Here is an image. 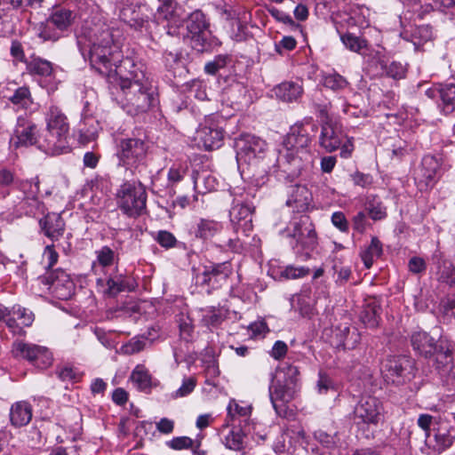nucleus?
Here are the masks:
<instances>
[{
    "label": "nucleus",
    "mask_w": 455,
    "mask_h": 455,
    "mask_svg": "<svg viewBox=\"0 0 455 455\" xmlns=\"http://www.w3.org/2000/svg\"><path fill=\"white\" fill-rule=\"evenodd\" d=\"M77 46L93 69L107 78L109 84L119 86L147 76L141 62L126 57L120 60L122 32L105 23L84 26L76 36Z\"/></svg>",
    "instance_id": "1"
},
{
    "label": "nucleus",
    "mask_w": 455,
    "mask_h": 455,
    "mask_svg": "<svg viewBox=\"0 0 455 455\" xmlns=\"http://www.w3.org/2000/svg\"><path fill=\"white\" fill-rule=\"evenodd\" d=\"M317 130L311 118H306L291 127L276 158L279 178L283 177L291 182L300 175L302 170L310 167L313 155L309 145Z\"/></svg>",
    "instance_id": "2"
},
{
    "label": "nucleus",
    "mask_w": 455,
    "mask_h": 455,
    "mask_svg": "<svg viewBox=\"0 0 455 455\" xmlns=\"http://www.w3.org/2000/svg\"><path fill=\"white\" fill-rule=\"evenodd\" d=\"M140 76V81L119 85L123 93L121 108L132 116L145 114L158 103L157 93L151 81L148 76Z\"/></svg>",
    "instance_id": "3"
},
{
    "label": "nucleus",
    "mask_w": 455,
    "mask_h": 455,
    "mask_svg": "<svg viewBox=\"0 0 455 455\" xmlns=\"http://www.w3.org/2000/svg\"><path fill=\"white\" fill-rule=\"evenodd\" d=\"M300 388L299 371L297 366L286 364L281 367L269 386V398L278 415L286 411V404L292 401Z\"/></svg>",
    "instance_id": "4"
},
{
    "label": "nucleus",
    "mask_w": 455,
    "mask_h": 455,
    "mask_svg": "<svg viewBox=\"0 0 455 455\" xmlns=\"http://www.w3.org/2000/svg\"><path fill=\"white\" fill-rule=\"evenodd\" d=\"M44 120L46 129L44 132L42 146L50 149L51 155L62 153L68 146L67 139L69 132L67 116L60 107L52 103L44 114Z\"/></svg>",
    "instance_id": "5"
},
{
    "label": "nucleus",
    "mask_w": 455,
    "mask_h": 455,
    "mask_svg": "<svg viewBox=\"0 0 455 455\" xmlns=\"http://www.w3.org/2000/svg\"><path fill=\"white\" fill-rule=\"evenodd\" d=\"M117 156L120 164L131 172L133 176L143 178L148 174V145L141 138H127L120 141Z\"/></svg>",
    "instance_id": "6"
},
{
    "label": "nucleus",
    "mask_w": 455,
    "mask_h": 455,
    "mask_svg": "<svg viewBox=\"0 0 455 455\" xmlns=\"http://www.w3.org/2000/svg\"><path fill=\"white\" fill-rule=\"evenodd\" d=\"M132 181L124 182L116 192V204L130 218H137L146 212L147 191L139 176Z\"/></svg>",
    "instance_id": "7"
},
{
    "label": "nucleus",
    "mask_w": 455,
    "mask_h": 455,
    "mask_svg": "<svg viewBox=\"0 0 455 455\" xmlns=\"http://www.w3.org/2000/svg\"><path fill=\"white\" fill-rule=\"evenodd\" d=\"M282 233L291 238V245L294 250L311 251L317 245L315 225L307 215L293 218Z\"/></svg>",
    "instance_id": "8"
},
{
    "label": "nucleus",
    "mask_w": 455,
    "mask_h": 455,
    "mask_svg": "<svg viewBox=\"0 0 455 455\" xmlns=\"http://www.w3.org/2000/svg\"><path fill=\"white\" fill-rule=\"evenodd\" d=\"M384 419V406L375 396H364L354 409V423L360 428L377 427Z\"/></svg>",
    "instance_id": "9"
},
{
    "label": "nucleus",
    "mask_w": 455,
    "mask_h": 455,
    "mask_svg": "<svg viewBox=\"0 0 455 455\" xmlns=\"http://www.w3.org/2000/svg\"><path fill=\"white\" fill-rule=\"evenodd\" d=\"M44 139V132L38 134L37 125L27 116H20L17 118V124L11 137L10 143L12 147H29L36 146L40 150L50 154V149L44 148L41 144Z\"/></svg>",
    "instance_id": "10"
},
{
    "label": "nucleus",
    "mask_w": 455,
    "mask_h": 455,
    "mask_svg": "<svg viewBox=\"0 0 455 455\" xmlns=\"http://www.w3.org/2000/svg\"><path fill=\"white\" fill-rule=\"evenodd\" d=\"M38 286L49 291L59 299H68L74 293L75 283L69 275L62 269L47 271L36 279Z\"/></svg>",
    "instance_id": "11"
},
{
    "label": "nucleus",
    "mask_w": 455,
    "mask_h": 455,
    "mask_svg": "<svg viewBox=\"0 0 455 455\" xmlns=\"http://www.w3.org/2000/svg\"><path fill=\"white\" fill-rule=\"evenodd\" d=\"M238 164H252L262 158L267 150V142L250 133L241 134L235 141Z\"/></svg>",
    "instance_id": "12"
},
{
    "label": "nucleus",
    "mask_w": 455,
    "mask_h": 455,
    "mask_svg": "<svg viewBox=\"0 0 455 455\" xmlns=\"http://www.w3.org/2000/svg\"><path fill=\"white\" fill-rule=\"evenodd\" d=\"M225 120L219 115L206 116L196 130V139L206 150L219 148L224 138L223 124Z\"/></svg>",
    "instance_id": "13"
},
{
    "label": "nucleus",
    "mask_w": 455,
    "mask_h": 455,
    "mask_svg": "<svg viewBox=\"0 0 455 455\" xmlns=\"http://www.w3.org/2000/svg\"><path fill=\"white\" fill-rule=\"evenodd\" d=\"M382 371L387 381L401 385L414 377V361L406 355L389 356Z\"/></svg>",
    "instance_id": "14"
},
{
    "label": "nucleus",
    "mask_w": 455,
    "mask_h": 455,
    "mask_svg": "<svg viewBox=\"0 0 455 455\" xmlns=\"http://www.w3.org/2000/svg\"><path fill=\"white\" fill-rule=\"evenodd\" d=\"M12 353L15 357L26 359L41 369L47 368L52 362V353L47 347L32 343L16 341L12 345Z\"/></svg>",
    "instance_id": "15"
},
{
    "label": "nucleus",
    "mask_w": 455,
    "mask_h": 455,
    "mask_svg": "<svg viewBox=\"0 0 455 455\" xmlns=\"http://www.w3.org/2000/svg\"><path fill=\"white\" fill-rule=\"evenodd\" d=\"M231 273V265L228 261L204 266L203 271L197 273L195 276L196 284L205 287L210 291L212 289L220 287Z\"/></svg>",
    "instance_id": "16"
},
{
    "label": "nucleus",
    "mask_w": 455,
    "mask_h": 455,
    "mask_svg": "<svg viewBox=\"0 0 455 455\" xmlns=\"http://www.w3.org/2000/svg\"><path fill=\"white\" fill-rule=\"evenodd\" d=\"M439 168V162L435 156L427 155L422 158L413 173L415 183L419 190H427L434 187L438 180Z\"/></svg>",
    "instance_id": "17"
},
{
    "label": "nucleus",
    "mask_w": 455,
    "mask_h": 455,
    "mask_svg": "<svg viewBox=\"0 0 455 455\" xmlns=\"http://www.w3.org/2000/svg\"><path fill=\"white\" fill-rule=\"evenodd\" d=\"M254 208L245 203L234 200L229 210V219L235 233L242 231L245 235L252 230V214Z\"/></svg>",
    "instance_id": "18"
},
{
    "label": "nucleus",
    "mask_w": 455,
    "mask_h": 455,
    "mask_svg": "<svg viewBox=\"0 0 455 455\" xmlns=\"http://www.w3.org/2000/svg\"><path fill=\"white\" fill-rule=\"evenodd\" d=\"M346 139L342 127L331 120L323 121L319 138L320 146L328 152L338 149Z\"/></svg>",
    "instance_id": "19"
},
{
    "label": "nucleus",
    "mask_w": 455,
    "mask_h": 455,
    "mask_svg": "<svg viewBox=\"0 0 455 455\" xmlns=\"http://www.w3.org/2000/svg\"><path fill=\"white\" fill-rule=\"evenodd\" d=\"M96 283L99 286L106 285L104 293L110 297H115L122 291H133L138 286L134 278L117 273L106 279L99 277Z\"/></svg>",
    "instance_id": "20"
},
{
    "label": "nucleus",
    "mask_w": 455,
    "mask_h": 455,
    "mask_svg": "<svg viewBox=\"0 0 455 455\" xmlns=\"http://www.w3.org/2000/svg\"><path fill=\"white\" fill-rule=\"evenodd\" d=\"M371 67L378 76H386L395 80L405 77L407 68L399 61H389L383 56L376 55L371 60Z\"/></svg>",
    "instance_id": "21"
},
{
    "label": "nucleus",
    "mask_w": 455,
    "mask_h": 455,
    "mask_svg": "<svg viewBox=\"0 0 455 455\" xmlns=\"http://www.w3.org/2000/svg\"><path fill=\"white\" fill-rule=\"evenodd\" d=\"M426 95L433 100L439 99V107L445 114L455 110V84H439L426 91Z\"/></svg>",
    "instance_id": "22"
},
{
    "label": "nucleus",
    "mask_w": 455,
    "mask_h": 455,
    "mask_svg": "<svg viewBox=\"0 0 455 455\" xmlns=\"http://www.w3.org/2000/svg\"><path fill=\"white\" fill-rule=\"evenodd\" d=\"M286 204L298 212L307 210L312 200L311 193L306 186L299 183L290 184L286 187Z\"/></svg>",
    "instance_id": "23"
},
{
    "label": "nucleus",
    "mask_w": 455,
    "mask_h": 455,
    "mask_svg": "<svg viewBox=\"0 0 455 455\" xmlns=\"http://www.w3.org/2000/svg\"><path fill=\"white\" fill-rule=\"evenodd\" d=\"M433 264L436 268V279L441 283L455 289V266L440 250L432 255Z\"/></svg>",
    "instance_id": "24"
},
{
    "label": "nucleus",
    "mask_w": 455,
    "mask_h": 455,
    "mask_svg": "<svg viewBox=\"0 0 455 455\" xmlns=\"http://www.w3.org/2000/svg\"><path fill=\"white\" fill-rule=\"evenodd\" d=\"M413 350L421 356L428 358L437 351L439 343L425 331L415 330L410 336Z\"/></svg>",
    "instance_id": "25"
},
{
    "label": "nucleus",
    "mask_w": 455,
    "mask_h": 455,
    "mask_svg": "<svg viewBox=\"0 0 455 455\" xmlns=\"http://www.w3.org/2000/svg\"><path fill=\"white\" fill-rule=\"evenodd\" d=\"M33 321L34 315L31 311L24 307H13L9 310L6 326L14 335H23L24 327L30 326Z\"/></svg>",
    "instance_id": "26"
},
{
    "label": "nucleus",
    "mask_w": 455,
    "mask_h": 455,
    "mask_svg": "<svg viewBox=\"0 0 455 455\" xmlns=\"http://www.w3.org/2000/svg\"><path fill=\"white\" fill-rule=\"evenodd\" d=\"M39 224L44 235L52 240H58L64 233L65 223L58 213H47L39 220Z\"/></svg>",
    "instance_id": "27"
},
{
    "label": "nucleus",
    "mask_w": 455,
    "mask_h": 455,
    "mask_svg": "<svg viewBox=\"0 0 455 455\" xmlns=\"http://www.w3.org/2000/svg\"><path fill=\"white\" fill-rule=\"evenodd\" d=\"M222 443L228 450L241 452L247 447L248 437L240 427L233 426L223 436Z\"/></svg>",
    "instance_id": "28"
},
{
    "label": "nucleus",
    "mask_w": 455,
    "mask_h": 455,
    "mask_svg": "<svg viewBox=\"0 0 455 455\" xmlns=\"http://www.w3.org/2000/svg\"><path fill=\"white\" fill-rule=\"evenodd\" d=\"M434 355H435V369L438 371L439 374L442 376L448 375L453 366L452 349L451 346L440 341L437 351Z\"/></svg>",
    "instance_id": "29"
},
{
    "label": "nucleus",
    "mask_w": 455,
    "mask_h": 455,
    "mask_svg": "<svg viewBox=\"0 0 455 455\" xmlns=\"http://www.w3.org/2000/svg\"><path fill=\"white\" fill-rule=\"evenodd\" d=\"M96 259L92 261V271L100 275L105 267L114 265L118 260V255L108 246H102L95 251Z\"/></svg>",
    "instance_id": "30"
},
{
    "label": "nucleus",
    "mask_w": 455,
    "mask_h": 455,
    "mask_svg": "<svg viewBox=\"0 0 455 455\" xmlns=\"http://www.w3.org/2000/svg\"><path fill=\"white\" fill-rule=\"evenodd\" d=\"M32 419V406L26 401L13 403L10 409V420L15 427L27 426Z\"/></svg>",
    "instance_id": "31"
},
{
    "label": "nucleus",
    "mask_w": 455,
    "mask_h": 455,
    "mask_svg": "<svg viewBox=\"0 0 455 455\" xmlns=\"http://www.w3.org/2000/svg\"><path fill=\"white\" fill-rule=\"evenodd\" d=\"M434 441L432 445L434 451L441 453L452 446L455 441V427L450 426L448 427H434Z\"/></svg>",
    "instance_id": "32"
},
{
    "label": "nucleus",
    "mask_w": 455,
    "mask_h": 455,
    "mask_svg": "<svg viewBox=\"0 0 455 455\" xmlns=\"http://www.w3.org/2000/svg\"><path fill=\"white\" fill-rule=\"evenodd\" d=\"M334 336L337 339L336 346L342 347L345 349L355 348L361 340L360 333L357 330L352 331L348 326H339L334 331Z\"/></svg>",
    "instance_id": "33"
},
{
    "label": "nucleus",
    "mask_w": 455,
    "mask_h": 455,
    "mask_svg": "<svg viewBox=\"0 0 455 455\" xmlns=\"http://www.w3.org/2000/svg\"><path fill=\"white\" fill-rule=\"evenodd\" d=\"M223 228L221 222L211 219H200L195 227V236L202 240H209Z\"/></svg>",
    "instance_id": "34"
},
{
    "label": "nucleus",
    "mask_w": 455,
    "mask_h": 455,
    "mask_svg": "<svg viewBox=\"0 0 455 455\" xmlns=\"http://www.w3.org/2000/svg\"><path fill=\"white\" fill-rule=\"evenodd\" d=\"M26 68L28 74L42 77H50L53 73L52 63L35 54L26 60Z\"/></svg>",
    "instance_id": "35"
},
{
    "label": "nucleus",
    "mask_w": 455,
    "mask_h": 455,
    "mask_svg": "<svg viewBox=\"0 0 455 455\" xmlns=\"http://www.w3.org/2000/svg\"><path fill=\"white\" fill-rule=\"evenodd\" d=\"M380 306L376 299H369L365 301L360 314L361 321L368 327H376L380 315Z\"/></svg>",
    "instance_id": "36"
},
{
    "label": "nucleus",
    "mask_w": 455,
    "mask_h": 455,
    "mask_svg": "<svg viewBox=\"0 0 455 455\" xmlns=\"http://www.w3.org/2000/svg\"><path fill=\"white\" fill-rule=\"evenodd\" d=\"M302 92L301 84L295 82H283L275 88L276 97L287 102L297 100Z\"/></svg>",
    "instance_id": "37"
},
{
    "label": "nucleus",
    "mask_w": 455,
    "mask_h": 455,
    "mask_svg": "<svg viewBox=\"0 0 455 455\" xmlns=\"http://www.w3.org/2000/svg\"><path fill=\"white\" fill-rule=\"evenodd\" d=\"M228 310L222 307H207L203 310L202 323L207 328L219 327L227 318Z\"/></svg>",
    "instance_id": "38"
},
{
    "label": "nucleus",
    "mask_w": 455,
    "mask_h": 455,
    "mask_svg": "<svg viewBox=\"0 0 455 455\" xmlns=\"http://www.w3.org/2000/svg\"><path fill=\"white\" fill-rule=\"evenodd\" d=\"M130 379L135 387L145 393H148L152 387V377L143 365H137L130 376Z\"/></svg>",
    "instance_id": "39"
},
{
    "label": "nucleus",
    "mask_w": 455,
    "mask_h": 455,
    "mask_svg": "<svg viewBox=\"0 0 455 455\" xmlns=\"http://www.w3.org/2000/svg\"><path fill=\"white\" fill-rule=\"evenodd\" d=\"M126 6L120 9L119 18L135 30L141 29L145 20L140 18L139 13L135 11L132 0H126Z\"/></svg>",
    "instance_id": "40"
},
{
    "label": "nucleus",
    "mask_w": 455,
    "mask_h": 455,
    "mask_svg": "<svg viewBox=\"0 0 455 455\" xmlns=\"http://www.w3.org/2000/svg\"><path fill=\"white\" fill-rule=\"evenodd\" d=\"M365 210L373 220H380L387 217V209L378 196H367Z\"/></svg>",
    "instance_id": "41"
},
{
    "label": "nucleus",
    "mask_w": 455,
    "mask_h": 455,
    "mask_svg": "<svg viewBox=\"0 0 455 455\" xmlns=\"http://www.w3.org/2000/svg\"><path fill=\"white\" fill-rule=\"evenodd\" d=\"M187 29L189 36L208 29V23L204 14L196 10L193 12L187 20Z\"/></svg>",
    "instance_id": "42"
},
{
    "label": "nucleus",
    "mask_w": 455,
    "mask_h": 455,
    "mask_svg": "<svg viewBox=\"0 0 455 455\" xmlns=\"http://www.w3.org/2000/svg\"><path fill=\"white\" fill-rule=\"evenodd\" d=\"M246 88L240 83H235L224 91L225 99L232 107H239L246 98Z\"/></svg>",
    "instance_id": "43"
},
{
    "label": "nucleus",
    "mask_w": 455,
    "mask_h": 455,
    "mask_svg": "<svg viewBox=\"0 0 455 455\" xmlns=\"http://www.w3.org/2000/svg\"><path fill=\"white\" fill-rule=\"evenodd\" d=\"M74 18L75 15L71 11L60 8L55 10L48 20L55 26L58 30L63 31L70 26Z\"/></svg>",
    "instance_id": "44"
},
{
    "label": "nucleus",
    "mask_w": 455,
    "mask_h": 455,
    "mask_svg": "<svg viewBox=\"0 0 455 455\" xmlns=\"http://www.w3.org/2000/svg\"><path fill=\"white\" fill-rule=\"evenodd\" d=\"M382 254V244L377 237H372L370 245L361 252L362 260L366 268H370L373 261Z\"/></svg>",
    "instance_id": "45"
},
{
    "label": "nucleus",
    "mask_w": 455,
    "mask_h": 455,
    "mask_svg": "<svg viewBox=\"0 0 455 455\" xmlns=\"http://www.w3.org/2000/svg\"><path fill=\"white\" fill-rule=\"evenodd\" d=\"M10 100L12 104L26 110L31 109L34 104L30 91L26 86L19 87L10 98Z\"/></svg>",
    "instance_id": "46"
},
{
    "label": "nucleus",
    "mask_w": 455,
    "mask_h": 455,
    "mask_svg": "<svg viewBox=\"0 0 455 455\" xmlns=\"http://www.w3.org/2000/svg\"><path fill=\"white\" fill-rule=\"evenodd\" d=\"M59 31L49 20L40 23L36 28L37 36L43 41H57L60 37Z\"/></svg>",
    "instance_id": "47"
},
{
    "label": "nucleus",
    "mask_w": 455,
    "mask_h": 455,
    "mask_svg": "<svg viewBox=\"0 0 455 455\" xmlns=\"http://www.w3.org/2000/svg\"><path fill=\"white\" fill-rule=\"evenodd\" d=\"M22 209L27 215L37 216L44 213V204L36 196H27L22 202Z\"/></svg>",
    "instance_id": "48"
},
{
    "label": "nucleus",
    "mask_w": 455,
    "mask_h": 455,
    "mask_svg": "<svg viewBox=\"0 0 455 455\" xmlns=\"http://www.w3.org/2000/svg\"><path fill=\"white\" fill-rule=\"evenodd\" d=\"M343 44L351 52L360 53L361 50L366 48L367 43L360 36L352 33H346L340 36Z\"/></svg>",
    "instance_id": "49"
},
{
    "label": "nucleus",
    "mask_w": 455,
    "mask_h": 455,
    "mask_svg": "<svg viewBox=\"0 0 455 455\" xmlns=\"http://www.w3.org/2000/svg\"><path fill=\"white\" fill-rule=\"evenodd\" d=\"M332 278L337 286H344L349 280L352 271L349 267L335 263L332 266Z\"/></svg>",
    "instance_id": "50"
},
{
    "label": "nucleus",
    "mask_w": 455,
    "mask_h": 455,
    "mask_svg": "<svg viewBox=\"0 0 455 455\" xmlns=\"http://www.w3.org/2000/svg\"><path fill=\"white\" fill-rule=\"evenodd\" d=\"M13 181L14 173L6 168H0V199L9 196Z\"/></svg>",
    "instance_id": "51"
},
{
    "label": "nucleus",
    "mask_w": 455,
    "mask_h": 455,
    "mask_svg": "<svg viewBox=\"0 0 455 455\" xmlns=\"http://www.w3.org/2000/svg\"><path fill=\"white\" fill-rule=\"evenodd\" d=\"M230 62V57L227 54H220L209 61L204 66V70L209 75H215L221 68H224Z\"/></svg>",
    "instance_id": "52"
},
{
    "label": "nucleus",
    "mask_w": 455,
    "mask_h": 455,
    "mask_svg": "<svg viewBox=\"0 0 455 455\" xmlns=\"http://www.w3.org/2000/svg\"><path fill=\"white\" fill-rule=\"evenodd\" d=\"M84 125H88V127L80 129L81 138L85 141L94 140L98 135L99 123L93 118H88L84 120Z\"/></svg>",
    "instance_id": "53"
},
{
    "label": "nucleus",
    "mask_w": 455,
    "mask_h": 455,
    "mask_svg": "<svg viewBox=\"0 0 455 455\" xmlns=\"http://www.w3.org/2000/svg\"><path fill=\"white\" fill-rule=\"evenodd\" d=\"M440 423L441 417H435L427 413L419 414L417 420V425L425 432L427 438L430 437L431 426Z\"/></svg>",
    "instance_id": "54"
},
{
    "label": "nucleus",
    "mask_w": 455,
    "mask_h": 455,
    "mask_svg": "<svg viewBox=\"0 0 455 455\" xmlns=\"http://www.w3.org/2000/svg\"><path fill=\"white\" fill-rule=\"evenodd\" d=\"M324 85L332 91H340L347 87L348 82L338 73H333L324 77Z\"/></svg>",
    "instance_id": "55"
},
{
    "label": "nucleus",
    "mask_w": 455,
    "mask_h": 455,
    "mask_svg": "<svg viewBox=\"0 0 455 455\" xmlns=\"http://www.w3.org/2000/svg\"><path fill=\"white\" fill-rule=\"evenodd\" d=\"M193 47L198 52L207 51L212 44L210 42V32L207 30L202 31L196 35L191 36Z\"/></svg>",
    "instance_id": "56"
},
{
    "label": "nucleus",
    "mask_w": 455,
    "mask_h": 455,
    "mask_svg": "<svg viewBox=\"0 0 455 455\" xmlns=\"http://www.w3.org/2000/svg\"><path fill=\"white\" fill-rule=\"evenodd\" d=\"M196 386V379L194 377L185 378L181 386L171 395V397L173 399L185 397L194 391Z\"/></svg>",
    "instance_id": "57"
},
{
    "label": "nucleus",
    "mask_w": 455,
    "mask_h": 455,
    "mask_svg": "<svg viewBox=\"0 0 455 455\" xmlns=\"http://www.w3.org/2000/svg\"><path fill=\"white\" fill-rule=\"evenodd\" d=\"M412 41L415 45L421 44L432 38V29L429 26H419L411 32Z\"/></svg>",
    "instance_id": "58"
},
{
    "label": "nucleus",
    "mask_w": 455,
    "mask_h": 455,
    "mask_svg": "<svg viewBox=\"0 0 455 455\" xmlns=\"http://www.w3.org/2000/svg\"><path fill=\"white\" fill-rule=\"evenodd\" d=\"M440 307L444 318L455 319V293L444 297L441 300Z\"/></svg>",
    "instance_id": "59"
},
{
    "label": "nucleus",
    "mask_w": 455,
    "mask_h": 455,
    "mask_svg": "<svg viewBox=\"0 0 455 455\" xmlns=\"http://www.w3.org/2000/svg\"><path fill=\"white\" fill-rule=\"evenodd\" d=\"M188 171V166L186 164H174L168 172V182L171 184H175L179 181H180L186 172Z\"/></svg>",
    "instance_id": "60"
},
{
    "label": "nucleus",
    "mask_w": 455,
    "mask_h": 455,
    "mask_svg": "<svg viewBox=\"0 0 455 455\" xmlns=\"http://www.w3.org/2000/svg\"><path fill=\"white\" fill-rule=\"evenodd\" d=\"M369 16L370 10L365 6H357L351 13V19L360 27L369 25Z\"/></svg>",
    "instance_id": "61"
},
{
    "label": "nucleus",
    "mask_w": 455,
    "mask_h": 455,
    "mask_svg": "<svg viewBox=\"0 0 455 455\" xmlns=\"http://www.w3.org/2000/svg\"><path fill=\"white\" fill-rule=\"evenodd\" d=\"M156 240L162 247L166 249L173 248L177 243V239L173 234L166 230L158 231Z\"/></svg>",
    "instance_id": "62"
},
{
    "label": "nucleus",
    "mask_w": 455,
    "mask_h": 455,
    "mask_svg": "<svg viewBox=\"0 0 455 455\" xmlns=\"http://www.w3.org/2000/svg\"><path fill=\"white\" fill-rule=\"evenodd\" d=\"M146 346V340L144 339L134 338L132 339L128 343L123 346L122 349L124 354L133 355L139 353L144 349Z\"/></svg>",
    "instance_id": "63"
},
{
    "label": "nucleus",
    "mask_w": 455,
    "mask_h": 455,
    "mask_svg": "<svg viewBox=\"0 0 455 455\" xmlns=\"http://www.w3.org/2000/svg\"><path fill=\"white\" fill-rule=\"evenodd\" d=\"M331 224L342 233H347L349 223L342 212H335L331 217Z\"/></svg>",
    "instance_id": "64"
}]
</instances>
